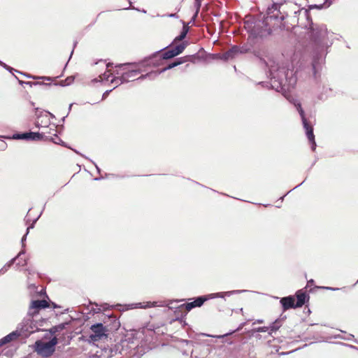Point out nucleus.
Returning a JSON list of instances; mask_svg holds the SVG:
<instances>
[{
	"mask_svg": "<svg viewBox=\"0 0 358 358\" xmlns=\"http://www.w3.org/2000/svg\"><path fill=\"white\" fill-rule=\"evenodd\" d=\"M195 2H201V0H195Z\"/></svg>",
	"mask_w": 358,
	"mask_h": 358,
	"instance_id": "obj_39",
	"label": "nucleus"
},
{
	"mask_svg": "<svg viewBox=\"0 0 358 358\" xmlns=\"http://www.w3.org/2000/svg\"><path fill=\"white\" fill-rule=\"evenodd\" d=\"M73 106V103H71L69 106V110L70 111L71 110V107Z\"/></svg>",
	"mask_w": 358,
	"mask_h": 358,
	"instance_id": "obj_37",
	"label": "nucleus"
},
{
	"mask_svg": "<svg viewBox=\"0 0 358 358\" xmlns=\"http://www.w3.org/2000/svg\"><path fill=\"white\" fill-rule=\"evenodd\" d=\"M170 17H178V15L176 13H171L168 15Z\"/></svg>",
	"mask_w": 358,
	"mask_h": 358,
	"instance_id": "obj_28",
	"label": "nucleus"
},
{
	"mask_svg": "<svg viewBox=\"0 0 358 358\" xmlns=\"http://www.w3.org/2000/svg\"><path fill=\"white\" fill-rule=\"evenodd\" d=\"M246 52V49L243 47L240 48L234 45L231 47L228 51L224 52L222 56L221 59L223 60H229L236 57L238 55Z\"/></svg>",
	"mask_w": 358,
	"mask_h": 358,
	"instance_id": "obj_10",
	"label": "nucleus"
},
{
	"mask_svg": "<svg viewBox=\"0 0 358 358\" xmlns=\"http://www.w3.org/2000/svg\"><path fill=\"white\" fill-rule=\"evenodd\" d=\"M110 65V64H108L106 65L108 69L109 68Z\"/></svg>",
	"mask_w": 358,
	"mask_h": 358,
	"instance_id": "obj_42",
	"label": "nucleus"
},
{
	"mask_svg": "<svg viewBox=\"0 0 358 358\" xmlns=\"http://www.w3.org/2000/svg\"><path fill=\"white\" fill-rule=\"evenodd\" d=\"M27 76V75H25ZM28 78H32L33 79H42L44 80H52V78L50 77H46V76H41V77H34L31 76H27Z\"/></svg>",
	"mask_w": 358,
	"mask_h": 358,
	"instance_id": "obj_20",
	"label": "nucleus"
},
{
	"mask_svg": "<svg viewBox=\"0 0 358 358\" xmlns=\"http://www.w3.org/2000/svg\"><path fill=\"white\" fill-rule=\"evenodd\" d=\"M189 28L187 26H183L180 34L175 38L174 42L183 40L186 37Z\"/></svg>",
	"mask_w": 358,
	"mask_h": 358,
	"instance_id": "obj_17",
	"label": "nucleus"
},
{
	"mask_svg": "<svg viewBox=\"0 0 358 358\" xmlns=\"http://www.w3.org/2000/svg\"><path fill=\"white\" fill-rule=\"evenodd\" d=\"M312 65H313V69L314 77H315V78H317V71H316V65H317V64H316V60H315V59H313Z\"/></svg>",
	"mask_w": 358,
	"mask_h": 358,
	"instance_id": "obj_24",
	"label": "nucleus"
},
{
	"mask_svg": "<svg viewBox=\"0 0 358 358\" xmlns=\"http://www.w3.org/2000/svg\"><path fill=\"white\" fill-rule=\"evenodd\" d=\"M64 311H66V312H69V308H66L64 310Z\"/></svg>",
	"mask_w": 358,
	"mask_h": 358,
	"instance_id": "obj_40",
	"label": "nucleus"
},
{
	"mask_svg": "<svg viewBox=\"0 0 358 358\" xmlns=\"http://www.w3.org/2000/svg\"><path fill=\"white\" fill-rule=\"evenodd\" d=\"M111 76H112V73L109 72V70H108L102 75H100L99 76V78L94 79V81H96V82H97V81H99V82L108 81L109 78L111 77Z\"/></svg>",
	"mask_w": 358,
	"mask_h": 358,
	"instance_id": "obj_16",
	"label": "nucleus"
},
{
	"mask_svg": "<svg viewBox=\"0 0 358 358\" xmlns=\"http://www.w3.org/2000/svg\"><path fill=\"white\" fill-rule=\"evenodd\" d=\"M90 162L95 166L98 172H100V169L98 167V166L93 161L90 160Z\"/></svg>",
	"mask_w": 358,
	"mask_h": 358,
	"instance_id": "obj_32",
	"label": "nucleus"
},
{
	"mask_svg": "<svg viewBox=\"0 0 358 358\" xmlns=\"http://www.w3.org/2000/svg\"><path fill=\"white\" fill-rule=\"evenodd\" d=\"M304 15H305L306 17H308V12H307V10H305V11H304Z\"/></svg>",
	"mask_w": 358,
	"mask_h": 358,
	"instance_id": "obj_36",
	"label": "nucleus"
},
{
	"mask_svg": "<svg viewBox=\"0 0 358 358\" xmlns=\"http://www.w3.org/2000/svg\"><path fill=\"white\" fill-rule=\"evenodd\" d=\"M43 136V134L38 132H27L23 134H15L10 138L38 141L42 139Z\"/></svg>",
	"mask_w": 358,
	"mask_h": 358,
	"instance_id": "obj_11",
	"label": "nucleus"
},
{
	"mask_svg": "<svg viewBox=\"0 0 358 358\" xmlns=\"http://www.w3.org/2000/svg\"><path fill=\"white\" fill-rule=\"evenodd\" d=\"M24 253H25L24 250H22V251H20L18 253L17 257L14 258V259H15V261L16 260L18 261L16 264V266H24L27 264V259L24 258H22V255H24Z\"/></svg>",
	"mask_w": 358,
	"mask_h": 358,
	"instance_id": "obj_15",
	"label": "nucleus"
},
{
	"mask_svg": "<svg viewBox=\"0 0 358 358\" xmlns=\"http://www.w3.org/2000/svg\"><path fill=\"white\" fill-rule=\"evenodd\" d=\"M156 56L150 57L146 60L138 63H128L120 64L116 66L118 69L116 70V75L110 80L111 83H115L116 85L113 87L115 89L119 85L125 83L134 81L135 80H143L140 78L141 76H137L143 71V68L152 65L153 66H158V63H155L154 59Z\"/></svg>",
	"mask_w": 358,
	"mask_h": 358,
	"instance_id": "obj_3",
	"label": "nucleus"
},
{
	"mask_svg": "<svg viewBox=\"0 0 358 358\" xmlns=\"http://www.w3.org/2000/svg\"><path fill=\"white\" fill-rule=\"evenodd\" d=\"M112 91V90H106L104 94H103V97H105L106 95H108L110 92Z\"/></svg>",
	"mask_w": 358,
	"mask_h": 358,
	"instance_id": "obj_29",
	"label": "nucleus"
},
{
	"mask_svg": "<svg viewBox=\"0 0 358 358\" xmlns=\"http://www.w3.org/2000/svg\"><path fill=\"white\" fill-rule=\"evenodd\" d=\"M115 315L113 314H111L109 315V318H115V317H113Z\"/></svg>",
	"mask_w": 358,
	"mask_h": 358,
	"instance_id": "obj_38",
	"label": "nucleus"
},
{
	"mask_svg": "<svg viewBox=\"0 0 358 358\" xmlns=\"http://www.w3.org/2000/svg\"><path fill=\"white\" fill-rule=\"evenodd\" d=\"M36 127H39V124L38 122L36 123Z\"/></svg>",
	"mask_w": 358,
	"mask_h": 358,
	"instance_id": "obj_44",
	"label": "nucleus"
},
{
	"mask_svg": "<svg viewBox=\"0 0 358 358\" xmlns=\"http://www.w3.org/2000/svg\"><path fill=\"white\" fill-rule=\"evenodd\" d=\"M20 334L17 331H14L10 334H8L3 338L0 339V347L12 341L17 339L20 336Z\"/></svg>",
	"mask_w": 358,
	"mask_h": 358,
	"instance_id": "obj_14",
	"label": "nucleus"
},
{
	"mask_svg": "<svg viewBox=\"0 0 358 358\" xmlns=\"http://www.w3.org/2000/svg\"><path fill=\"white\" fill-rule=\"evenodd\" d=\"M311 36L313 38L317 53L323 56L329 46L328 31L324 24H314L310 22V27Z\"/></svg>",
	"mask_w": 358,
	"mask_h": 358,
	"instance_id": "obj_4",
	"label": "nucleus"
},
{
	"mask_svg": "<svg viewBox=\"0 0 358 358\" xmlns=\"http://www.w3.org/2000/svg\"><path fill=\"white\" fill-rule=\"evenodd\" d=\"M0 65L2 66L6 69L8 70L9 71H11L13 70V69H12L11 67L8 66V65H6L5 63L2 62L1 61H0Z\"/></svg>",
	"mask_w": 358,
	"mask_h": 358,
	"instance_id": "obj_26",
	"label": "nucleus"
},
{
	"mask_svg": "<svg viewBox=\"0 0 358 358\" xmlns=\"http://www.w3.org/2000/svg\"><path fill=\"white\" fill-rule=\"evenodd\" d=\"M187 61V57L178 58L176 62L169 64L167 66L163 68L162 69L157 71H150L145 75L141 76L140 78H142V79L149 78L150 80H153L155 78H157L159 74H161V73L165 72L166 71L169 70L173 67H176L181 64H183L184 62H185Z\"/></svg>",
	"mask_w": 358,
	"mask_h": 358,
	"instance_id": "obj_8",
	"label": "nucleus"
},
{
	"mask_svg": "<svg viewBox=\"0 0 358 358\" xmlns=\"http://www.w3.org/2000/svg\"><path fill=\"white\" fill-rule=\"evenodd\" d=\"M75 312H76V313H80V314L84 313H83V310H78V311H76V310H75Z\"/></svg>",
	"mask_w": 358,
	"mask_h": 358,
	"instance_id": "obj_34",
	"label": "nucleus"
},
{
	"mask_svg": "<svg viewBox=\"0 0 358 358\" xmlns=\"http://www.w3.org/2000/svg\"><path fill=\"white\" fill-rule=\"evenodd\" d=\"M95 180H100V178H95Z\"/></svg>",
	"mask_w": 358,
	"mask_h": 358,
	"instance_id": "obj_43",
	"label": "nucleus"
},
{
	"mask_svg": "<svg viewBox=\"0 0 358 358\" xmlns=\"http://www.w3.org/2000/svg\"><path fill=\"white\" fill-rule=\"evenodd\" d=\"M52 305H53V308H60V306H57L55 303H52Z\"/></svg>",
	"mask_w": 358,
	"mask_h": 358,
	"instance_id": "obj_35",
	"label": "nucleus"
},
{
	"mask_svg": "<svg viewBox=\"0 0 358 358\" xmlns=\"http://www.w3.org/2000/svg\"><path fill=\"white\" fill-rule=\"evenodd\" d=\"M90 329V340L93 343L106 339L108 336V329L101 323L92 325Z\"/></svg>",
	"mask_w": 358,
	"mask_h": 358,
	"instance_id": "obj_7",
	"label": "nucleus"
},
{
	"mask_svg": "<svg viewBox=\"0 0 358 358\" xmlns=\"http://www.w3.org/2000/svg\"><path fill=\"white\" fill-rule=\"evenodd\" d=\"M324 289H331V290H338V288H332V287H324Z\"/></svg>",
	"mask_w": 358,
	"mask_h": 358,
	"instance_id": "obj_31",
	"label": "nucleus"
},
{
	"mask_svg": "<svg viewBox=\"0 0 358 358\" xmlns=\"http://www.w3.org/2000/svg\"><path fill=\"white\" fill-rule=\"evenodd\" d=\"M309 300V295L303 289L298 290L294 296L281 298L280 303L284 311L290 308L302 307Z\"/></svg>",
	"mask_w": 358,
	"mask_h": 358,
	"instance_id": "obj_5",
	"label": "nucleus"
},
{
	"mask_svg": "<svg viewBox=\"0 0 358 358\" xmlns=\"http://www.w3.org/2000/svg\"><path fill=\"white\" fill-rule=\"evenodd\" d=\"M245 290H232L223 292H217L203 295L196 298L193 301L186 303L178 304L181 301H174L166 303L165 301L143 302L134 303L122 305L120 303L115 305H109L108 303L97 304L90 303L88 306L89 312L87 313H101L105 311L115 310L120 312H124L133 308H148L150 307H166L165 312L173 310V313H182L183 311H190L193 308L201 307L205 301L215 298H225L231 296L233 294H240Z\"/></svg>",
	"mask_w": 358,
	"mask_h": 358,
	"instance_id": "obj_2",
	"label": "nucleus"
},
{
	"mask_svg": "<svg viewBox=\"0 0 358 358\" xmlns=\"http://www.w3.org/2000/svg\"><path fill=\"white\" fill-rule=\"evenodd\" d=\"M357 282H358V280H357Z\"/></svg>",
	"mask_w": 358,
	"mask_h": 358,
	"instance_id": "obj_45",
	"label": "nucleus"
},
{
	"mask_svg": "<svg viewBox=\"0 0 358 358\" xmlns=\"http://www.w3.org/2000/svg\"><path fill=\"white\" fill-rule=\"evenodd\" d=\"M49 306V303L46 300H33L29 305V310H34L31 313H36L39 310Z\"/></svg>",
	"mask_w": 358,
	"mask_h": 358,
	"instance_id": "obj_13",
	"label": "nucleus"
},
{
	"mask_svg": "<svg viewBox=\"0 0 358 358\" xmlns=\"http://www.w3.org/2000/svg\"><path fill=\"white\" fill-rule=\"evenodd\" d=\"M20 83L21 85H23V84L29 85V86L36 85H41V83H38V82H36V83H32V82H24V81H20Z\"/></svg>",
	"mask_w": 358,
	"mask_h": 358,
	"instance_id": "obj_23",
	"label": "nucleus"
},
{
	"mask_svg": "<svg viewBox=\"0 0 358 358\" xmlns=\"http://www.w3.org/2000/svg\"><path fill=\"white\" fill-rule=\"evenodd\" d=\"M74 80V78L72 76L68 77L64 82V83L62 85H69L71 84Z\"/></svg>",
	"mask_w": 358,
	"mask_h": 358,
	"instance_id": "obj_21",
	"label": "nucleus"
},
{
	"mask_svg": "<svg viewBox=\"0 0 358 358\" xmlns=\"http://www.w3.org/2000/svg\"><path fill=\"white\" fill-rule=\"evenodd\" d=\"M57 343L58 341L56 336H54L48 342L41 340L37 341L34 345L35 351L43 357H48L55 352V345Z\"/></svg>",
	"mask_w": 358,
	"mask_h": 358,
	"instance_id": "obj_6",
	"label": "nucleus"
},
{
	"mask_svg": "<svg viewBox=\"0 0 358 358\" xmlns=\"http://www.w3.org/2000/svg\"><path fill=\"white\" fill-rule=\"evenodd\" d=\"M313 283H314V280H308V281L307 285H308V286H310V285H312Z\"/></svg>",
	"mask_w": 358,
	"mask_h": 358,
	"instance_id": "obj_30",
	"label": "nucleus"
},
{
	"mask_svg": "<svg viewBox=\"0 0 358 358\" xmlns=\"http://www.w3.org/2000/svg\"><path fill=\"white\" fill-rule=\"evenodd\" d=\"M40 215H38V217H37L34 220V222H33V224H32L31 226H29V227H27V233L23 236V237L22 238V241H22V248H24V241H25V240H26V237H27V234H28V233H29V229H30L31 228H33V227H34V223L38 220V219L39 218Z\"/></svg>",
	"mask_w": 358,
	"mask_h": 358,
	"instance_id": "obj_18",
	"label": "nucleus"
},
{
	"mask_svg": "<svg viewBox=\"0 0 358 358\" xmlns=\"http://www.w3.org/2000/svg\"><path fill=\"white\" fill-rule=\"evenodd\" d=\"M266 65L269 69L271 87L277 92H282V94L296 108L301 118L303 129L306 130V136L311 144L312 150L314 151L316 148V143L313 126L306 120L301 103L296 99H290L286 94V92L294 87L296 83L293 64L288 60L283 62L272 59L268 60Z\"/></svg>",
	"mask_w": 358,
	"mask_h": 358,
	"instance_id": "obj_1",
	"label": "nucleus"
},
{
	"mask_svg": "<svg viewBox=\"0 0 358 358\" xmlns=\"http://www.w3.org/2000/svg\"><path fill=\"white\" fill-rule=\"evenodd\" d=\"M231 333L225 334L224 335H219V336H213L210 334H201L203 336H208V337H213V338H224V336H227L229 334H231Z\"/></svg>",
	"mask_w": 358,
	"mask_h": 358,
	"instance_id": "obj_22",
	"label": "nucleus"
},
{
	"mask_svg": "<svg viewBox=\"0 0 358 358\" xmlns=\"http://www.w3.org/2000/svg\"><path fill=\"white\" fill-rule=\"evenodd\" d=\"M354 338V336H353V335H352V334H350V335H349V336H348V338H346L345 339H347V340H350L351 338Z\"/></svg>",
	"mask_w": 358,
	"mask_h": 358,
	"instance_id": "obj_33",
	"label": "nucleus"
},
{
	"mask_svg": "<svg viewBox=\"0 0 358 358\" xmlns=\"http://www.w3.org/2000/svg\"><path fill=\"white\" fill-rule=\"evenodd\" d=\"M266 18L271 20H284L285 16L280 11L279 4L273 3L271 7L268 8Z\"/></svg>",
	"mask_w": 358,
	"mask_h": 358,
	"instance_id": "obj_12",
	"label": "nucleus"
},
{
	"mask_svg": "<svg viewBox=\"0 0 358 358\" xmlns=\"http://www.w3.org/2000/svg\"><path fill=\"white\" fill-rule=\"evenodd\" d=\"M6 148V143L2 141V140H0V150H5Z\"/></svg>",
	"mask_w": 358,
	"mask_h": 358,
	"instance_id": "obj_27",
	"label": "nucleus"
},
{
	"mask_svg": "<svg viewBox=\"0 0 358 358\" xmlns=\"http://www.w3.org/2000/svg\"><path fill=\"white\" fill-rule=\"evenodd\" d=\"M201 2H195V7L196 8V13L194 15V17H196L197 15V13L201 8Z\"/></svg>",
	"mask_w": 358,
	"mask_h": 358,
	"instance_id": "obj_25",
	"label": "nucleus"
},
{
	"mask_svg": "<svg viewBox=\"0 0 358 358\" xmlns=\"http://www.w3.org/2000/svg\"><path fill=\"white\" fill-rule=\"evenodd\" d=\"M308 313H311V311L310 309L308 310Z\"/></svg>",
	"mask_w": 358,
	"mask_h": 358,
	"instance_id": "obj_41",
	"label": "nucleus"
},
{
	"mask_svg": "<svg viewBox=\"0 0 358 358\" xmlns=\"http://www.w3.org/2000/svg\"><path fill=\"white\" fill-rule=\"evenodd\" d=\"M186 47V44L185 43H182L173 48L169 49L166 50L161 56V58L163 59H169L173 58L180 53H182Z\"/></svg>",
	"mask_w": 358,
	"mask_h": 358,
	"instance_id": "obj_9",
	"label": "nucleus"
},
{
	"mask_svg": "<svg viewBox=\"0 0 358 358\" xmlns=\"http://www.w3.org/2000/svg\"><path fill=\"white\" fill-rule=\"evenodd\" d=\"M15 262V259H12L9 262L5 264L3 267L0 269V274L5 273Z\"/></svg>",
	"mask_w": 358,
	"mask_h": 358,
	"instance_id": "obj_19",
	"label": "nucleus"
}]
</instances>
